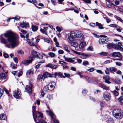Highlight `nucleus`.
I'll return each mask as SVG.
<instances>
[{
  "label": "nucleus",
  "mask_w": 123,
  "mask_h": 123,
  "mask_svg": "<svg viewBox=\"0 0 123 123\" xmlns=\"http://www.w3.org/2000/svg\"><path fill=\"white\" fill-rule=\"evenodd\" d=\"M115 18H116V19L118 20L121 22H122L123 21V20L121 19L118 16H115Z\"/></svg>",
  "instance_id": "4c0bfd02"
},
{
  "label": "nucleus",
  "mask_w": 123,
  "mask_h": 123,
  "mask_svg": "<svg viewBox=\"0 0 123 123\" xmlns=\"http://www.w3.org/2000/svg\"><path fill=\"white\" fill-rule=\"evenodd\" d=\"M6 119V117L5 115L2 114L0 115V120H2Z\"/></svg>",
  "instance_id": "393cba45"
},
{
  "label": "nucleus",
  "mask_w": 123,
  "mask_h": 123,
  "mask_svg": "<svg viewBox=\"0 0 123 123\" xmlns=\"http://www.w3.org/2000/svg\"><path fill=\"white\" fill-rule=\"evenodd\" d=\"M44 40L45 42L48 43H49L50 41L51 40V39H47V38H44Z\"/></svg>",
  "instance_id": "de8ad7c7"
},
{
  "label": "nucleus",
  "mask_w": 123,
  "mask_h": 123,
  "mask_svg": "<svg viewBox=\"0 0 123 123\" xmlns=\"http://www.w3.org/2000/svg\"><path fill=\"white\" fill-rule=\"evenodd\" d=\"M22 71H20L18 73V77H19L21 76L22 74Z\"/></svg>",
  "instance_id": "052dcab7"
},
{
  "label": "nucleus",
  "mask_w": 123,
  "mask_h": 123,
  "mask_svg": "<svg viewBox=\"0 0 123 123\" xmlns=\"http://www.w3.org/2000/svg\"><path fill=\"white\" fill-rule=\"evenodd\" d=\"M107 47L109 49L113 48L116 49V44L113 43H109L107 45Z\"/></svg>",
  "instance_id": "dca6fc26"
},
{
  "label": "nucleus",
  "mask_w": 123,
  "mask_h": 123,
  "mask_svg": "<svg viewBox=\"0 0 123 123\" xmlns=\"http://www.w3.org/2000/svg\"><path fill=\"white\" fill-rule=\"evenodd\" d=\"M89 64V63L88 61H84L83 62V65L84 66H86Z\"/></svg>",
  "instance_id": "58836bf2"
},
{
  "label": "nucleus",
  "mask_w": 123,
  "mask_h": 123,
  "mask_svg": "<svg viewBox=\"0 0 123 123\" xmlns=\"http://www.w3.org/2000/svg\"><path fill=\"white\" fill-rule=\"evenodd\" d=\"M32 87V85L30 83L29 86H26L25 87V91L29 94L31 93Z\"/></svg>",
  "instance_id": "1a4fd4ad"
},
{
  "label": "nucleus",
  "mask_w": 123,
  "mask_h": 123,
  "mask_svg": "<svg viewBox=\"0 0 123 123\" xmlns=\"http://www.w3.org/2000/svg\"><path fill=\"white\" fill-rule=\"evenodd\" d=\"M99 54L101 55H103L104 56H107L109 55V54L108 53L105 52H103L99 53Z\"/></svg>",
  "instance_id": "c85d7f7f"
},
{
  "label": "nucleus",
  "mask_w": 123,
  "mask_h": 123,
  "mask_svg": "<svg viewBox=\"0 0 123 123\" xmlns=\"http://www.w3.org/2000/svg\"><path fill=\"white\" fill-rule=\"evenodd\" d=\"M105 18L106 19V22L107 23H109L111 21V19L107 17H105Z\"/></svg>",
  "instance_id": "09e8293b"
},
{
  "label": "nucleus",
  "mask_w": 123,
  "mask_h": 123,
  "mask_svg": "<svg viewBox=\"0 0 123 123\" xmlns=\"http://www.w3.org/2000/svg\"><path fill=\"white\" fill-rule=\"evenodd\" d=\"M83 35L81 33H80L77 34V36L76 38L78 40H81L83 39Z\"/></svg>",
  "instance_id": "aec40b11"
},
{
  "label": "nucleus",
  "mask_w": 123,
  "mask_h": 123,
  "mask_svg": "<svg viewBox=\"0 0 123 123\" xmlns=\"http://www.w3.org/2000/svg\"><path fill=\"white\" fill-rule=\"evenodd\" d=\"M46 111L47 112L49 113L51 116V119L53 120L54 123H59V121L55 118L54 115L51 111H49L47 110H46Z\"/></svg>",
  "instance_id": "6e6552de"
},
{
  "label": "nucleus",
  "mask_w": 123,
  "mask_h": 123,
  "mask_svg": "<svg viewBox=\"0 0 123 123\" xmlns=\"http://www.w3.org/2000/svg\"><path fill=\"white\" fill-rule=\"evenodd\" d=\"M59 62L62 65H66L67 63L66 62L61 61H59Z\"/></svg>",
  "instance_id": "5fc2aeb1"
},
{
  "label": "nucleus",
  "mask_w": 123,
  "mask_h": 123,
  "mask_svg": "<svg viewBox=\"0 0 123 123\" xmlns=\"http://www.w3.org/2000/svg\"><path fill=\"white\" fill-rule=\"evenodd\" d=\"M54 75H55V76H54V77H55L56 76H59L61 78H65V77L63 76L62 74L60 72H59L58 73H54Z\"/></svg>",
  "instance_id": "4be33fe9"
},
{
  "label": "nucleus",
  "mask_w": 123,
  "mask_h": 123,
  "mask_svg": "<svg viewBox=\"0 0 123 123\" xmlns=\"http://www.w3.org/2000/svg\"><path fill=\"white\" fill-rule=\"evenodd\" d=\"M70 68L72 70L74 71H76V68H75L73 67H71Z\"/></svg>",
  "instance_id": "0e129e2a"
},
{
  "label": "nucleus",
  "mask_w": 123,
  "mask_h": 123,
  "mask_svg": "<svg viewBox=\"0 0 123 123\" xmlns=\"http://www.w3.org/2000/svg\"><path fill=\"white\" fill-rule=\"evenodd\" d=\"M32 62L31 60L30 59H29L28 60H25L22 61V63L23 64L27 65Z\"/></svg>",
  "instance_id": "412c9836"
},
{
  "label": "nucleus",
  "mask_w": 123,
  "mask_h": 123,
  "mask_svg": "<svg viewBox=\"0 0 123 123\" xmlns=\"http://www.w3.org/2000/svg\"><path fill=\"white\" fill-rule=\"evenodd\" d=\"M99 87H101L105 90H109V87L107 86L104 84L101 83L99 84Z\"/></svg>",
  "instance_id": "f3484780"
},
{
  "label": "nucleus",
  "mask_w": 123,
  "mask_h": 123,
  "mask_svg": "<svg viewBox=\"0 0 123 123\" xmlns=\"http://www.w3.org/2000/svg\"><path fill=\"white\" fill-rule=\"evenodd\" d=\"M56 29L59 32H60L61 31V28L59 26H57L56 28Z\"/></svg>",
  "instance_id": "4d7b16f0"
},
{
  "label": "nucleus",
  "mask_w": 123,
  "mask_h": 123,
  "mask_svg": "<svg viewBox=\"0 0 123 123\" xmlns=\"http://www.w3.org/2000/svg\"><path fill=\"white\" fill-rule=\"evenodd\" d=\"M71 46H73L75 47H76L78 46V44L77 43L75 42H72L71 43Z\"/></svg>",
  "instance_id": "bb28decb"
},
{
  "label": "nucleus",
  "mask_w": 123,
  "mask_h": 123,
  "mask_svg": "<svg viewBox=\"0 0 123 123\" xmlns=\"http://www.w3.org/2000/svg\"><path fill=\"white\" fill-rule=\"evenodd\" d=\"M69 35L68 37V38L70 41H73L75 40V39L77 36L76 33L74 31L70 32Z\"/></svg>",
  "instance_id": "39448f33"
},
{
  "label": "nucleus",
  "mask_w": 123,
  "mask_h": 123,
  "mask_svg": "<svg viewBox=\"0 0 123 123\" xmlns=\"http://www.w3.org/2000/svg\"><path fill=\"white\" fill-rule=\"evenodd\" d=\"M64 74L66 77H70V75L69 74H67L66 73H64Z\"/></svg>",
  "instance_id": "774afa93"
},
{
  "label": "nucleus",
  "mask_w": 123,
  "mask_h": 123,
  "mask_svg": "<svg viewBox=\"0 0 123 123\" xmlns=\"http://www.w3.org/2000/svg\"><path fill=\"white\" fill-rule=\"evenodd\" d=\"M96 71L98 73L100 74H102V71L99 70H96Z\"/></svg>",
  "instance_id": "338daca9"
},
{
  "label": "nucleus",
  "mask_w": 123,
  "mask_h": 123,
  "mask_svg": "<svg viewBox=\"0 0 123 123\" xmlns=\"http://www.w3.org/2000/svg\"><path fill=\"white\" fill-rule=\"evenodd\" d=\"M31 28L32 30L33 31H36L37 29V27L34 25L32 26Z\"/></svg>",
  "instance_id": "2f4dec72"
},
{
  "label": "nucleus",
  "mask_w": 123,
  "mask_h": 123,
  "mask_svg": "<svg viewBox=\"0 0 123 123\" xmlns=\"http://www.w3.org/2000/svg\"><path fill=\"white\" fill-rule=\"evenodd\" d=\"M36 105L34 103L32 107V112L33 117L36 123H47L43 119V116L42 113L39 111L37 112L35 110L36 107L34 105Z\"/></svg>",
  "instance_id": "f03ea898"
},
{
  "label": "nucleus",
  "mask_w": 123,
  "mask_h": 123,
  "mask_svg": "<svg viewBox=\"0 0 123 123\" xmlns=\"http://www.w3.org/2000/svg\"><path fill=\"white\" fill-rule=\"evenodd\" d=\"M96 25L97 26H98V28L100 29H104V27H103V25H102L100 24L98 22H97L96 23Z\"/></svg>",
  "instance_id": "a878e982"
},
{
  "label": "nucleus",
  "mask_w": 123,
  "mask_h": 123,
  "mask_svg": "<svg viewBox=\"0 0 123 123\" xmlns=\"http://www.w3.org/2000/svg\"><path fill=\"white\" fill-rule=\"evenodd\" d=\"M43 76V75H38L37 78V81H42Z\"/></svg>",
  "instance_id": "cd10ccee"
},
{
  "label": "nucleus",
  "mask_w": 123,
  "mask_h": 123,
  "mask_svg": "<svg viewBox=\"0 0 123 123\" xmlns=\"http://www.w3.org/2000/svg\"><path fill=\"white\" fill-rule=\"evenodd\" d=\"M47 98L49 100H50L52 98V97L51 95L48 94L47 95Z\"/></svg>",
  "instance_id": "6e6d98bb"
},
{
  "label": "nucleus",
  "mask_w": 123,
  "mask_h": 123,
  "mask_svg": "<svg viewBox=\"0 0 123 123\" xmlns=\"http://www.w3.org/2000/svg\"><path fill=\"white\" fill-rule=\"evenodd\" d=\"M63 47L64 50L69 53L70 52V51L68 50V47L67 45H64L63 46Z\"/></svg>",
  "instance_id": "f704fd0d"
},
{
  "label": "nucleus",
  "mask_w": 123,
  "mask_h": 123,
  "mask_svg": "<svg viewBox=\"0 0 123 123\" xmlns=\"http://www.w3.org/2000/svg\"><path fill=\"white\" fill-rule=\"evenodd\" d=\"M113 116L117 119H121L123 117V112L119 109H114L113 111Z\"/></svg>",
  "instance_id": "7ed1b4c3"
},
{
  "label": "nucleus",
  "mask_w": 123,
  "mask_h": 123,
  "mask_svg": "<svg viewBox=\"0 0 123 123\" xmlns=\"http://www.w3.org/2000/svg\"><path fill=\"white\" fill-rule=\"evenodd\" d=\"M55 85V82L53 81H51L49 83L48 86H49V90H53Z\"/></svg>",
  "instance_id": "9d476101"
},
{
  "label": "nucleus",
  "mask_w": 123,
  "mask_h": 123,
  "mask_svg": "<svg viewBox=\"0 0 123 123\" xmlns=\"http://www.w3.org/2000/svg\"><path fill=\"white\" fill-rule=\"evenodd\" d=\"M0 75L1 77V78L2 79L4 78L5 77V74L4 73H2L0 74Z\"/></svg>",
  "instance_id": "13d9d810"
},
{
  "label": "nucleus",
  "mask_w": 123,
  "mask_h": 123,
  "mask_svg": "<svg viewBox=\"0 0 123 123\" xmlns=\"http://www.w3.org/2000/svg\"><path fill=\"white\" fill-rule=\"evenodd\" d=\"M103 97L104 99L107 101L110 100L111 99V95L107 92H104Z\"/></svg>",
  "instance_id": "423d86ee"
},
{
  "label": "nucleus",
  "mask_w": 123,
  "mask_h": 123,
  "mask_svg": "<svg viewBox=\"0 0 123 123\" xmlns=\"http://www.w3.org/2000/svg\"><path fill=\"white\" fill-rule=\"evenodd\" d=\"M3 56L5 58H8L9 56L8 54L6 53H4Z\"/></svg>",
  "instance_id": "a18cd8bd"
},
{
  "label": "nucleus",
  "mask_w": 123,
  "mask_h": 123,
  "mask_svg": "<svg viewBox=\"0 0 123 123\" xmlns=\"http://www.w3.org/2000/svg\"><path fill=\"white\" fill-rule=\"evenodd\" d=\"M86 44V43L85 42L82 41L81 42L79 45V47L80 49H83Z\"/></svg>",
  "instance_id": "6ab92c4d"
},
{
  "label": "nucleus",
  "mask_w": 123,
  "mask_h": 123,
  "mask_svg": "<svg viewBox=\"0 0 123 123\" xmlns=\"http://www.w3.org/2000/svg\"><path fill=\"white\" fill-rule=\"evenodd\" d=\"M21 32L24 34H25L27 33L26 31L24 30H21Z\"/></svg>",
  "instance_id": "864d4df0"
},
{
  "label": "nucleus",
  "mask_w": 123,
  "mask_h": 123,
  "mask_svg": "<svg viewBox=\"0 0 123 123\" xmlns=\"http://www.w3.org/2000/svg\"><path fill=\"white\" fill-rule=\"evenodd\" d=\"M52 64L51 63H49L47 65H46V67H49L51 68H52Z\"/></svg>",
  "instance_id": "603ef678"
},
{
  "label": "nucleus",
  "mask_w": 123,
  "mask_h": 123,
  "mask_svg": "<svg viewBox=\"0 0 123 123\" xmlns=\"http://www.w3.org/2000/svg\"><path fill=\"white\" fill-rule=\"evenodd\" d=\"M112 55L113 57H119L120 56V53L119 52H114L112 53Z\"/></svg>",
  "instance_id": "b1692460"
},
{
  "label": "nucleus",
  "mask_w": 123,
  "mask_h": 123,
  "mask_svg": "<svg viewBox=\"0 0 123 123\" xmlns=\"http://www.w3.org/2000/svg\"><path fill=\"white\" fill-rule=\"evenodd\" d=\"M96 70L95 69L93 68H91L90 69H88L87 70L90 72H92Z\"/></svg>",
  "instance_id": "a19ab883"
},
{
  "label": "nucleus",
  "mask_w": 123,
  "mask_h": 123,
  "mask_svg": "<svg viewBox=\"0 0 123 123\" xmlns=\"http://www.w3.org/2000/svg\"><path fill=\"white\" fill-rule=\"evenodd\" d=\"M13 60L16 63H17L18 62V59L16 57H13Z\"/></svg>",
  "instance_id": "c03bdc74"
},
{
  "label": "nucleus",
  "mask_w": 123,
  "mask_h": 123,
  "mask_svg": "<svg viewBox=\"0 0 123 123\" xmlns=\"http://www.w3.org/2000/svg\"><path fill=\"white\" fill-rule=\"evenodd\" d=\"M117 99L119 101H122L123 100V96H120L119 98H118Z\"/></svg>",
  "instance_id": "8fccbe9b"
},
{
  "label": "nucleus",
  "mask_w": 123,
  "mask_h": 123,
  "mask_svg": "<svg viewBox=\"0 0 123 123\" xmlns=\"http://www.w3.org/2000/svg\"><path fill=\"white\" fill-rule=\"evenodd\" d=\"M114 95L115 96H118L119 95V93L116 90H115L113 91V92Z\"/></svg>",
  "instance_id": "473e14b6"
},
{
  "label": "nucleus",
  "mask_w": 123,
  "mask_h": 123,
  "mask_svg": "<svg viewBox=\"0 0 123 123\" xmlns=\"http://www.w3.org/2000/svg\"><path fill=\"white\" fill-rule=\"evenodd\" d=\"M114 82L116 84H119L121 83L120 80L117 79H116L115 80Z\"/></svg>",
  "instance_id": "72a5a7b5"
},
{
  "label": "nucleus",
  "mask_w": 123,
  "mask_h": 123,
  "mask_svg": "<svg viewBox=\"0 0 123 123\" xmlns=\"http://www.w3.org/2000/svg\"><path fill=\"white\" fill-rule=\"evenodd\" d=\"M52 68H53L54 69L56 68L57 67V65H52Z\"/></svg>",
  "instance_id": "e2e57ef3"
},
{
  "label": "nucleus",
  "mask_w": 123,
  "mask_h": 123,
  "mask_svg": "<svg viewBox=\"0 0 123 123\" xmlns=\"http://www.w3.org/2000/svg\"><path fill=\"white\" fill-rule=\"evenodd\" d=\"M103 78L105 80H110V79L109 77L107 76H104L103 77Z\"/></svg>",
  "instance_id": "79ce46f5"
},
{
  "label": "nucleus",
  "mask_w": 123,
  "mask_h": 123,
  "mask_svg": "<svg viewBox=\"0 0 123 123\" xmlns=\"http://www.w3.org/2000/svg\"><path fill=\"white\" fill-rule=\"evenodd\" d=\"M109 38H107L106 39L104 38L100 39L98 40L99 43L101 45H103L105 43V42H108L109 41Z\"/></svg>",
  "instance_id": "f8f14e48"
},
{
  "label": "nucleus",
  "mask_w": 123,
  "mask_h": 123,
  "mask_svg": "<svg viewBox=\"0 0 123 123\" xmlns=\"http://www.w3.org/2000/svg\"><path fill=\"white\" fill-rule=\"evenodd\" d=\"M43 76L44 78H46L48 77H54L55 75H54V74H51L47 72H46L43 73Z\"/></svg>",
  "instance_id": "ddd939ff"
},
{
  "label": "nucleus",
  "mask_w": 123,
  "mask_h": 123,
  "mask_svg": "<svg viewBox=\"0 0 123 123\" xmlns=\"http://www.w3.org/2000/svg\"><path fill=\"white\" fill-rule=\"evenodd\" d=\"M65 61L67 62H71L74 64H75L76 63V62H75L74 60L72 59L71 58H66Z\"/></svg>",
  "instance_id": "5701e85b"
},
{
  "label": "nucleus",
  "mask_w": 123,
  "mask_h": 123,
  "mask_svg": "<svg viewBox=\"0 0 123 123\" xmlns=\"http://www.w3.org/2000/svg\"><path fill=\"white\" fill-rule=\"evenodd\" d=\"M48 55L52 57H54L55 55L54 53L52 52L49 53Z\"/></svg>",
  "instance_id": "c9c22d12"
},
{
  "label": "nucleus",
  "mask_w": 123,
  "mask_h": 123,
  "mask_svg": "<svg viewBox=\"0 0 123 123\" xmlns=\"http://www.w3.org/2000/svg\"><path fill=\"white\" fill-rule=\"evenodd\" d=\"M18 54H23L24 53L23 51L21 50H19L18 52Z\"/></svg>",
  "instance_id": "680f3d73"
},
{
  "label": "nucleus",
  "mask_w": 123,
  "mask_h": 123,
  "mask_svg": "<svg viewBox=\"0 0 123 123\" xmlns=\"http://www.w3.org/2000/svg\"><path fill=\"white\" fill-rule=\"evenodd\" d=\"M63 51L62 50H60L58 51V53L59 54H62L64 53Z\"/></svg>",
  "instance_id": "3c124183"
},
{
  "label": "nucleus",
  "mask_w": 123,
  "mask_h": 123,
  "mask_svg": "<svg viewBox=\"0 0 123 123\" xmlns=\"http://www.w3.org/2000/svg\"><path fill=\"white\" fill-rule=\"evenodd\" d=\"M25 37L27 39V42H28V44L30 46H35L36 48H37V46L36 45L35 43H33L32 42L30 41V40L29 39H27L28 37V36L27 34L26 35Z\"/></svg>",
  "instance_id": "4468645a"
},
{
  "label": "nucleus",
  "mask_w": 123,
  "mask_h": 123,
  "mask_svg": "<svg viewBox=\"0 0 123 123\" xmlns=\"http://www.w3.org/2000/svg\"><path fill=\"white\" fill-rule=\"evenodd\" d=\"M73 51L75 54H76L78 55H81V54L80 53V52H78L77 51H75L74 50H73Z\"/></svg>",
  "instance_id": "bf43d9fd"
},
{
  "label": "nucleus",
  "mask_w": 123,
  "mask_h": 123,
  "mask_svg": "<svg viewBox=\"0 0 123 123\" xmlns=\"http://www.w3.org/2000/svg\"><path fill=\"white\" fill-rule=\"evenodd\" d=\"M33 73V70L32 69H30L27 71L26 73V75L28 77H29L30 75H32Z\"/></svg>",
  "instance_id": "a211bd4d"
},
{
  "label": "nucleus",
  "mask_w": 123,
  "mask_h": 123,
  "mask_svg": "<svg viewBox=\"0 0 123 123\" xmlns=\"http://www.w3.org/2000/svg\"><path fill=\"white\" fill-rule=\"evenodd\" d=\"M28 25V23L26 22H23L22 23H21L20 24V26L23 28H26L27 27Z\"/></svg>",
  "instance_id": "2eb2a0df"
},
{
  "label": "nucleus",
  "mask_w": 123,
  "mask_h": 123,
  "mask_svg": "<svg viewBox=\"0 0 123 123\" xmlns=\"http://www.w3.org/2000/svg\"><path fill=\"white\" fill-rule=\"evenodd\" d=\"M40 56V54L35 51H33L31 53V54L30 56L29 57V59H30L32 62L34 58L36 57H37L38 58L42 59L43 56L41 55Z\"/></svg>",
  "instance_id": "20e7f679"
},
{
  "label": "nucleus",
  "mask_w": 123,
  "mask_h": 123,
  "mask_svg": "<svg viewBox=\"0 0 123 123\" xmlns=\"http://www.w3.org/2000/svg\"><path fill=\"white\" fill-rule=\"evenodd\" d=\"M121 0H113V1L115 2V4L118 5L119 4V1H121Z\"/></svg>",
  "instance_id": "ea45409f"
},
{
  "label": "nucleus",
  "mask_w": 123,
  "mask_h": 123,
  "mask_svg": "<svg viewBox=\"0 0 123 123\" xmlns=\"http://www.w3.org/2000/svg\"><path fill=\"white\" fill-rule=\"evenodd\" d=\"M85 2L90 3L91 2V1L90 0H83Z\"/></svg>",
  "instance_id": "69168bd1"
},
{
  "label": "nucleus",
  "mask_w": 123,
  "mask_h": 123,
  "mask_svg": "<svg viewBox=\"0 0 123 123\" xmlns=\"http://www.w3.org/2000/svg\"><path fill=\"white\" fill-rule=\"evenodd\" d=\"M40 31L43 33L45 34L46 35L47 34V31H46L44 30V29H40Z\"/></svg>",
  "instance_id": "e433bc0d"
},
{
  "label": "nucleus",
  "mask_w": 123,
  "mask_h": 123,
  "mask_svg": "<svg viewBox=\"0 0 123 123\" xmlns=\"http://www.w3.org/2000/svg\"><path fill=\"white\" fill-rule=\"evenodd\" d=\"M7 38V40L10 43L12 48H13L17 46L18 44V38L17 35L11 31H6L5 33L1 34L0 36V42L6 45V41L5 39L2 36Z\"/></svg>",
  "instance_id": "f257e3e1"
},
{
  "label": "nucleus",
  "mask_w": 123,
  "mask_h": 123,
  "mask_svg": "<svg viewBox=\"0 0 123 123\" xmlns=\"http://www.w3.org/2000/svg\"><path fill=\"white\" fill-rule=\"evenodd\" d=\"M109 26L112 27H115L118 28L120 27L117 25L111 24L109 25Z\"/></svg>",
  "instance_id": "7c9ffc66"
},
{
  "label": "nucleus",
  "mask_w": 123,
  "mask_h": 123,
  "mask_svg": "<svg viewBox=\"0 0 123 123\" xmlns=\"http://www.w3.org/2000/svg\"><path fill=\"white\" fill-rule=\"evenodd\" d=\"M49 86H44L43 88V90H44L47 91V90H49Z\"/></svg>",
  "instance_id": "49530a36"
},
{
  "label": "nucleus",
  "mask_w": 123,
  "mask_h": 123,
  "mask_svg": "<svg viewBox=\"0 0 123 123\" xmlns=\"http://www.w3.org/2000/svg\"><path fill=\"white\" fill-rule=\"evenodd\" d=\"M81 55H82L84 56L87 57V56H91V55L89 54H85L84 53H82L81 54Z\"/></svg>",
  "instance_id": "37998d69"
},
{
  "label": "nucleus",
  "mask_w": 123,
  "mask_h": 123,
  "mask_svg": "<svg viewBox=\"0 0 123 123\" xmlns=\"http://www.w3.org/2000/svg\"><path fill=\"white\" fill-rule=\"evenodd\" d=\"M122 42H118L117 44H116V49H118L123 51V48L121 46L122 45Z\"/></svg>",
  "instance_id": "9b49d317"
},
{
  "label": "nucleus",
  "mask_w": 123,
  "mask_h": 123,
  "mask_svg": "<svg viewBox=\"0 0 123 123\" xmlns=\"http://www.w3.org/2000/svg\"><path fill=\"white\" fill-rule=\"evenodd\" d=\"M13 96L17 99L21 97V93L20 90L19 89L15 90L13 91Z\"/></svg>",
  "instance_id": "0eeeda50"
},
{
  "label": "nucleus",
  "mask_w": 123,
  "mask_h": 123,
  "mask_svg": "<svg viewBox=\"0 0 123 123\" xmlns=\"http://www.w3.org/2000/svg\"><path fill=\"white\" fill-rule=\"evenodd\" d=\"M110 71L112 72H115L117 70V68L115 67H112L110 68Z\"/></svg>",
  "instance_id": "c756f323"
}]
</instances>
